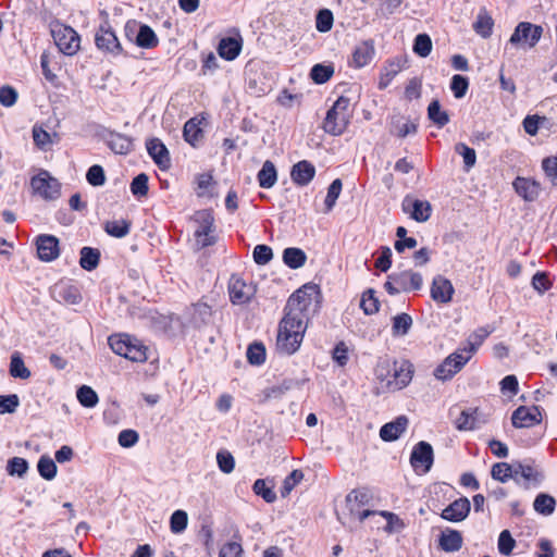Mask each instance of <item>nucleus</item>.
<instances>
[{
    "label": "nucleus",
    "mask_w": 557,
    "mask_h": 557,
    "mask_svg": "<svg viewBox=\"0 0 557 557\" xmlns=\"http://www.w3.org/2000/svg\"><path fill=\"white\" fill-rule=\"evenodd\" d=\"M319 294L317 285L307 284L288 298L276 337V348L281 354L290 356L299 349L307 330L309 310L315 307Z\"/></svg>",
    "instance_id": "f257e3e1"
},
{
    "label": "nucleus",
    "mask_w": 557,
    "mask_h": 557,
    "mask_svg": "<svg viewBox=\"0 0 557 557\" xmlns=\"http://www.w3.org/2000/svg\"><path fill=\"white\" fill-rule=\"evenodd\" d=\"M351 115L350 99L341 96L326 113L323 122L324 131L333 136L342 135L347 128Z\"/></svg>",
    "instance_id": "f03ea898"
},
{
    "label": "nucleus",
    "mask_w": 557,
    "mask_h": 557,
    "mask_svg": "<svg viewBox=\"0 0 557 557\" xmlns=\"http://www.w3.org/2000/svg\"><path fill=\"white\" fill-rule=\"evenodd\" d=\"M52 38L65 55H74L81 48V37L72 27L57 23L51 27Z\"/></svg>",
    "instance_id": "7ed1b4c3"
},
{
    "label": "nucleus",
    "mask_w": 557,
    "mask_h": 557,
    "mask_svg": "<svg viewBox=\"0 0 557 557\" xmlns=\"http://www.w3.org/2000/svg\"><path fill=\"white\" fill-rule=\"evenodd\" d=\"M542 34V26L529 22H520L510 36L509 42L513 46L533 48L540 41Z\"/></svg>",
    "instance_id": "20e7f679"
},
{
    "label": "nucleus",
    "mask_w": 557,
    "mask_h": 557,
    "mask_svg": "<svg viewBox=\"0 0 557 557\" xmlns=\"http://www.w3.org/2000/svg\"><path fill=\"white\" fill-rule=\"evenodd\" d=\"M470 359V355L461 351L460 347L448 357H446L444 361L434 370V376L441 381L450 380L466 366Z\"/></svg>",
    "instance_id": "39448f33"
},
{
    "label": "nucleus",
    "mask_w": 557,
    "mask_h": 557,
    "mask_svg": "<svg viewBox=\"0 0 557 557\" xmlns=\"http://www.w3.org/2000/svg\"><path fill=\"white\" fill-rule=\"evenodd\" d=\"M199 226L195 231V239L198 249L212 246L216 243L214 235V218L209 211L197 212Z\"/></svg>",
    "instance_id": "423d86ee"
},
{
    "label": "nucleus",
    "mask_w": 557,
    "mask_h": 557,
    "mask_svg": "<svg viewBox=\"0 0 557 557\" xmlns=\"http://www.w3.org/2000/svg\"><path fill=\"white\" fill-rule=\"evenodd\" d=\"M30 185L34 191L46 200H54L60 197L61 184L48 171H41L34 176Z\"/></svg>",
    "instance_id": "0eeeda50"
},
{
    "label": "nucleus",
    "mask_w": 557,
    "mask_h": 557,
    "mask_svg": "<svg viewBox=\"0 0 557 557\" xmlns=\"http://www.w3.org/2000/svg\"><path fill=\"white\" fill-rule=\"evenodd\" d=\"M103 14L106 16V20L100 24L96 33V46L99 50H102L104 52L119 54L122 52V46L108 21L107 13L103 12Z\"/></svg>",
    "instance_id": "6e6552de"
},
{
    "label": "nucleus",
    "mask_w": 557,
    "mask_h": 557,
    "mask_svg": "<svg viewBox=\"0 0 557 557\" xmlns=\"http://www.w3.org/2000/svg\"><path fill=\"white\" fill-rule=\"evenodd\" d=\"M434 461V453L430 443L421 441L414 445L410 463L416 472L426 473L431 470Z\"/></svg>",
    "instance_id": "1a4fd4ad"
},
{
    "label": "nucleus",
    "mask_w": 557,
    "mask_h": 557,
    "mask_svg": "<svg viewBox=\"0 0 557 557\" xmlns=\"http://www.w3.org/2000/svg\"><path fill=\"white\" fill-rule=\"evenodd\" d=\"M392 362L393 367L391 380H388V389L393 392L400 391L411 382L413 367L407 360H403L400 362L392 360Z\"/></svg>",
    "instance_id": "9d476101"
},
{
    "label": "nucleus",
    "mask_w": 557,
    "mask_h": 557,
    "mask_svg": "<svg viewBox=\"0 0 557 557\" xmlns=\"http://www.w3.org/2000/svg\"><path fill=\"white\" fill-rule=\"evenodd\" d=\"M370 500V494L367 490H352L346 496V503L352 516H356L359 521L366 520L368 517L377 513L376 511L360 508L367 505Z\"/></svg>",
    "instance_id": "9b49d317"
},
{
    "label": "nucleus",
    "mask_w": 557,
    "mask_h": 557,
    "mask_svg": "<svg viewBox=\"0 0 557 557\" xmlns=\"http://www.w3.org/2000/svg\"><path fill=\"white\" fill-rule=\"evenodd\" d=\"M542 412L540 407L533 406L531 408L525 406L518 407L511 416L512 425L517 429L531 428L541 423Z\"/></svg>",
    "instance_id": "f8f14e48"
},
{
    "label": "nucleus",
    "mask_w": 557,
    "mask_h": 557,
    "mask_svg": "<svg viewBox=\"0 0 557 557\" xmlns=\"http://www.w3.org/2000/svg\"><path fill=\"white\" fill-rule=\"evenodd\" d=\"M228 293L234 305H243L253 296L255 288L246 284L239 276L232 275L228 283Z\"/></svg>",
    "instance_id": "ddd939ff"
},
{
    "label": "nucleus",
    "mask_w": 557,
    "mask_h": 557,
    "mask_svg": "<svg viewBox=\"0 0 557 557\" xmlns=\"http://www.w3.org/2000/svg\"><path fill=\"white\" fill-rule=\"evenodd\" d=\"M543 479V473L533 466L523 465L521 462L513 463V481L518 484L523 481L525 488H529L531 484H540Z\"/></svg>",
    "instance_id": "4468645a"
},
{
    "label": "nucleus",
    "mask_w": 557,
    "mask_h": 557,
    "mask_svg": "<svg viewBox=\"0 0 557 557\" xmlns=\"http://www.w3.org/2000/svg\"><path fill=\"white\" fill-rule=\"evenodd\" d=\"M38 258L50 262L60 255L59 239L53 235H39L36 240Z\"/></svg>",
    "instance_id": "2eb2a0df"
},
{
    "label": "nucleus",
    "mask_w": 557,
    "mask_h": 557,
    "mask_svg": "<svg viewBox=\"0 0 557 557\" xmlns=\"http://www.w3.org/2000/svg\"><path fill=\"white\" fill-rule=\"evenodd\" d=\"M389 280H393L396 285L399 286L400 290L408 293L411 290H419L423 284V277L420 273L412 270L401 271L399 273H393L388 275Z\"/></svg>",
    "instance_id": "dca6fc26"
},
{
    "label": "nucleus",
    "mask_w": 557,
    "mask_h": 557,
    "mask_svg": "<svg viewBox=\"0 0 557 557\" xmlns=\"http://www.w3.org/2000/svg\"><path fill=\"white\" fill-rule=\"evenodd\" d=\"M455 288L451 282L443 275H436L431 285V297L440 304H448L451 301Z\"/></svg>",
    "instance_id": "f3484780"
},
{
    "label": "nucleus",
    "mask_w": 557,
    "mask_h": 557,
    "mask_svg": "<svg viewBox=\"0 0 557 557\" xmlns=\"http://www.w3.org/2000/svg\"><path fill=\"white\" fill-rule=\"evenodd\" d=\"M470 508L469 499L467 497H460L443 509L441 517L450 522H460L467 518Z\"/></svg>",
    "instance_id": "a211bd4d"
},
{
    "label": "nucleus",
    "mask_w": 557,
    "mask_h": 557,
    "mask_svg": "<svg viewBox=\"0 0 557 557\" xmlns=\"http://www.w3.org/2000/svg\"><path fill=\"white\" fill-rule=\"evenodd\" d=\"M403 209L410 213V216L417 222H425L431 216L432 207L429 201L406 198L403 201Z\"/></svg>",
    "instance_id": "6ab92c4d"
},
{
    "label": "nucleus",
    "mask_w": 557,
    "mask_h": 557,
    "mask_svg": "<svg viewBox=\"0 0 557 557\" xmlns=\"http://www.w3.org/2000/svg\"><path fill=\"white\" fill-rule=\"evenodd\" d=\"M147 151L153 162L161 169L166 170L171 165L169 150L159 138H152L147 141Z\"/></svg>",
    "instance_id": "aec40b11"
},
{
    "label": "nucleus",
    "mask_w": 557,
    "mask_h": 557,
    "mask_svg": "<svg viewBox=\"0 0 557 557\" xmlns=\"http://www.w3.org/2000/svg\"><path fill=\"white\" fill-rule=\"evenodd\" d=\"M512 185L516 193L525 201H534L541 191V186L537 182L525 177L518 176Z\"/></svg>",
    "instance_id": "412c9836"
},
{
    "label": "nucleus",
    "mask_w": 557,
    "mask_h": 557,
    "mask_svg": "<svg viewBox=\"0 0 557 557\" xmlns=\"http://www.w3.org/2000/svg\"><path fill=\"white\" fill-rule=\"evenodd\" d=\"M243 48V39L239 34L237 37L222 38L218 46V53L221 58L232 61L235 60Z\"/></svg>",
    "instance_id": "4be33fe9"
},
{
    "label": "nucleus",
    "mask_w": 557,
    "mask_h": 557,
    "mask_svg": "<svg viewBox=\"0 0 557 557\" xmlns=\"http://www.w3.org/2000/svg\"><path fill=\"white\" fill-rule=\"evenodd\" d=\"M315 175V168L309 161L302 160L296 163L290 172L293 182L299 186L308 185Z\"/></svg>",
    "instance_id": "5701e85b"
},
{
    "label": "nucleus",
    "mask_w": 557,
    "mask_h": 557,
    "mask_svg": "<svg viewBox=\"0 0 557 557\" xmlns=\"http://www.w3.org/2000/svg\"><path fill=\"white\" fill-rule=\"evenodd\" d=\"M408 418L399 416L394 421L384 424L380 430V436L385 442L397 440L407 429Z\"/></svg>",
    "instance_id": "b1692460"
},
{
    "label": "nucleus",
    "mask_w": 557,
    "mask_h": 557,
    "mask_svg": "<svg viewBox=\"0 0 557 557\" xmlns=\"http://www.w3.org/2000/svg\"><path fill=\"white\" fill-rule=\"evenodd\" d=\"M462 543L461 533L449 528L442 531L438 539L440 548L446 553L458 552L462 547Z\"/></svg>",
    "instance_id": "393cba45"
},
{
    "label": "nucleus",
    "mask_w": 557,
    "mask_h": 557,
    "mask_svg": "<svg viewBox=\"0 0 557 557\" xmlns=\"http://www.w3.org/2000/svg\"><path fill=\"white\" fill-rule=\"evenodd\" d=\"M107 145L114 153L119 154H127L134 148L133 139L131 137L116 132L109 133Z\"/></svg>",
    "instance_id": "a878e982"
},
{
    "label": "nucleus",
    "mask_w": 557,
    "mask_h": 557,
    "mask_svg": "<svg viewBox=\"0 0 557 557\" xmlns=\"http://www.w3.org/2000/svg\"><path fill=\"white\" fill-rule=\"evenodd\" d=\"M481 421L479 420V409L468 408L460 412L459 417L455 420V426L459 431H473L479 428Z\"/></svg>",
    "instance_id": "bb28decb"
},
{
    "label": "nucleus",
    "mask_w": 557,
    "mask_h": 557,
    "mask_svg": "<svg viewBox=\"0 0 557 557\" xmlns=\"http://www.w3.org/2000/svg\"><path fill=\"white\" fill-rule=\"evenodd\" d=\"M374 46L372 41H362L356 46L352 52V64L356 67H363L370 63L374 57Z\"/></svg>",
    "instance_id": "cd10ccee"
},
{
    "label": "nucleus",
    "mask_w": 557,
    "mask_h": 557,
    "mask_svg": "<svg viewBox=\"0 0 557 557\" xmlns=\"http://www.w3.org/2000/svg\"><path fill=\"white\" fill-rule=\"evenodd\" d=\"M32 133L35 145L42 151L49 150L60 139L58 133L50 134L39 125H34Z\"/></svg>",
    "instance_id": "c85d7f7f"
},
{
    "label": "nucleus",
    "mask_w": 557,
    "mask_h": 557,
    "mask_svg": "<svg viewBox=\"0 0 557 557\" xmlns=\"http://www.w3.org/2000/svg\"><path fill=\"white\" fill-rule=\"evenodd\" d=\"M491 332L492 331L487 326L479 327L470 334L467 343L461 347V351H465L472 357Z\"/></svg>",
    "instance_id": "c756f323"
},
{
    "label": "nucleus",
    "mask_w": 557,
    "mask_h": 557,
    "mask_svg": "<svg viewBox=\"0 0 557 557\" xmlns=\"http://www.w3.org/2000/svg\"><path fill=\"white\" fill-rule=\"evenodd\" d=\"M9 373L14 379L27 380L30 377V370L25 366L21 352L14 351L11 355Z\"/></svg>",
    "instance_id": "7c9ffc66"
},
{
    "label": "nucleus",
    "mask_w": 557,
    "mask_h": 557,
    "mask_svg": "<svg viewBox=\"0 0 557 557\" xmlns=\"http://www.w3.org/2000/svg\"><path fill=\"white\" fill-rule=\"evenodd\" d=\"M79 265L86 271L95 270L100 261V251L97 248L83 247L81 249Z\"/></svg>",
    "instance_id": "2f4dec72"
},
{
    "label": "nucleus",
    "mask_w": 557,
    "mask_h": 557,
    "mask_svg": "<svg viewBox=\"0 0 557 557\" xmlns=\"http://www.w3.org/2000/svg\"><path fill=\"white\" fill-rule=\"evenodd\" d=\"M428 117L438 127L442 128L449 123V115L447 111L442 110L441 103L437 99L430 102L428 107Z\"/></svg>",
    "instance_id": "473e14b6"
},
{
    "label": "nucleus",
    "mask_w": 557,
    "mask_h": 557,
    "mask_svg": "<svg viewBox=\"0 0 557 557\" xmlns=\"http://www.w3.org/2000/svg\"><path fill=\"white\" fill-rule=\"evenodd\" d=\"M257 177L260 187L267 189L273 187L277 180V173L273 162L269 160L265 161L261 170L259 171Z\"/></svg>",
    "instance_id": "72a5a7b5"
},
{
    "label": "nucleus",
    "mask_w": 557,
    "mask_h": 557,
    "mask_svg": "<svg viewBox=\"0 0 557 557\" xmlns=\"http://www.w3.org/2000/svg\"><path fill=\"white\" fill-rule=\"evenodd\" d=\"M147 350V346L140 343L137 338L132 337L128 342V347L124 358L134 362H145L148 359Z\"/></svg>",
    "instance_id": "f704fd0d"
},
{
    "label": "nucleus",
    "mask_w": 557,
    "mask_h": 557,
    "mask_svg": "<svg viewBox=\"0 0 557 557\" xmlns=\"http://www.w3.org/2000/svg\"><path fill=\"white\" fill-rule=\"evenodd\" d=\"M158 44L159 39L153 29L146 24L140 25L136 36V45L140 48L151 49L157 47Z\"/></svg>",
    "instance_id": "c9c22d12"
},
{
    "label": "nucleus",
    "mask_w": 557,
    "mask_h": 557,
    "mask_svg": "<svg viewBox=\"0 0 557 557\" xmlns=\"http://www.w3.org/2000/svg\"><path fill=\"white\" fill-rule=\"evenodd\" d=\"M306 260V253L299 248L289 247L286 248L283 252V261L290 269L301 268Z\"/></svg>",
    "instance_id": "e433bc0d"
},
{
    "label": "nucleus",
    "mask_w": 557,
    "mask_h": 557,
    "mask_svg": "<svg viewBox=\"0 0 557 557\" xmlns=\"http://www.w3.org/2000/svg\"><path fill=\"white\" fill-rule=\"evenodd\" d=\"M556 500L548 494H539L533 503L534 510L541 515L549 516L554 512Z\"/></svg>",
    "instance_id": "4c0bfd02"
},
{
    "label": "nucleus",
    "mask_w": 557,
    "mask_h": 557,
    "mask_svg": "<svg viewBox=\"0 0 557 557\" xmlns=\"http://www.w3.org/2000/svg\"><path fill=\"white\" fill-rule=\"evenodd\" d=\"M493 18L486 12H480L473 23V29L483 38H488L493 32Z\"/></svg>",
    "instance_id": "58836bf2"
},
{
    "label": "nucleus",
    "mask_w": 557,
    "mask_h": 557,
    "mask_svg": "<svg viewBox=\"0 0 557 557\" xmlns=\"http://www.w3.org/2000/svg\"><path fill=\"white\" fill-rule=\"evenodd\" d=\"M184 138L191 146H196L197 143L202 138V129L199 127V123L196 119L188 120L183 129Z\"/></svg>",
    "instance_id": "ea45409f"
},
{
    "label": "nucleus",
    "mask_w": 557,
    "mask_h": 557,
    "mask_svg": "<svg viewBox=\"0 0 557 557\" xmlns=\"http://www.w3.org/2000/svg\"><path fill=\"white\" fill-rule=\"evenodd\" d=\"M104 230L110 236L122 238L129 233L131 222L123 219L108 221L104 225Z\"/></svg>",
    "instance_id": "a19ab883"
},
{
    "label": "nucleus",
    "mask_w": 557,
    "mask_h": 557,
    "mask_svg": "<svg viewBox=\"0 0 557 557\" xmlns=\"http://www.w3.org/2000/svg\"><path fill=\"white\" fill-rule=\"evenodd\" d=\"M380 301L375 297V292L372 288H369L363 292L360 300V308L367 315L374 314L379 311Z\"/></svg>",
    "instance_id": "79ce46f5"
},
{
    "label": "nucleus",
    "mask_w": 557,
    "mask_h": 557,
    "mask_svg": "<svg viewBox=\"0 0 557 557\" xmlns=\"http://www.w3.org/2000/svg\"><path fill=\"white\" fill-rule=\"evenodd\" d=\"M412 326V319L407 313H400L393 318L392 332L394 336L407 335Z\"/></svg>",
    "instance_id": "37998d69"
},
{
    "label": "nucleus",
    "mask_w": 557,
    "mask_h": 557,
    "mask_svg": "<svg viewBox=\"0 0 557 557\" xmlns=\"http://www.w3.org/2000/svg\"><path fill=\"white\" fill-rule=\"evenodd\" d=\"M76 397L79 404L86 408H94L99 401L97 393L87 385H83L77 389Z\"/></svg>",
    "instance_id": "c03bdc74"
},
{
    "label": "nucleus",
    "mask_w": 557,
    "mask_h": 557,
    "mask_svg": "<svg viewBox=\"0 0 557 557\" xmlns=\"http://www.w3.org/2000/svg\"><path fill=\"white\" fill-rule=\"evenodd\" d=\"M492 478L499 482H507L509 479L513 480V463L498 462L492 467Z\"/></svg>",
    "instance_id": "a18cd8bd"
},
{
    "label": "nucleus",
    "mask_w": 557,
    "mask_h": 557,
    "mask_svg": "<svg viewBox=\"0 0 557 557\" xmlns=\"http://www.w3.org/2000/svg\"><path fill=\"white\" fill-rule=\"evenodd\" d=\"M334 74V67L332 65L315 64L311 69L310 77L317 84L326 83Z\"/></svg>",
    "instance_id": "49530a36"
},
{
    "label": "nucleus",
    "mask_w": 557,
    "mask_h": 557,
    "mask_svg": "<svg viewBox=\"0 0 557 557\" xmlns=\"http://www.w3.org/2000/svg\"><path fill=\"white\" fill-rule=\"evenodd\" d=\"M432 51V40L428 34H419L414 38L413 52L419 57L426 58Z\"/></svg>",
    "instance_id": "de8ad7c7"
},
{
    "label": "nucleus",
    "mask_w": 557,
    "mask_h": 557,
    "mask_svg": "<svg viewBox=\"0 0 557 557\" xmlns=\"http://www.w3.org/2000/svg\"><path fill=\"white\" fill-rule=\"evenodd\" d=\"M342 181L339 178L334 180L327 188V194L324 200L325 212H330L333 210L337 198L342 191Z\"/></svg>",
    "instance_id": "09e8293b"
},
{
    "label": "nucleus",
    "mask_w": 557,
    "mask_h": 557,
    "mask_svg": "<svg viewBox=\"0 0 557 557\" xmlns=\"http://www.w3.org/2000/svg\"><path fill=\"white\" fill-rule=\"evenodd\" d=\"M247 359L250 364L260 366L265 361V348L261 343H253L248 346Z\"/></svg>",
    "instance_id": "8fccbe9b"
},
{
    "label": "nucleus",
    "mask_w": 557,
    "mask_h": 557,
    "mask_svg": "<svg viewBox=\"0 0 557 557\" xmlns=\"http://www.w3.org/2000/svg\"><path fill=\"white\" fill-rule=\"evenodd\" d=\"M455 151L458 154L462 156L466 171H469L471 168L474 166L476 162V153L473 148L468 147L463 143H458L455 146Z\"/></svg>",
    "instance_id": "3c124183"
},
{
    "label": "nucleus",
    "mask_w": 557,
    "mask_h": 557,
    "mask_svg": "<svg viewBox=\"0 0 557 557\" xmlns=\"http://www.w3.org/2000/svg\"><path fill=\"white\" fill-rule=\"evenodd\" d=\"M37 469L39 474L46 480H52L57 474L55 462L48 456L40 457Z\"/></svg>",
    "instance_id": "603ef678"
},
{
    "label": "nucleus",
    "mask_w": 557,
    "mask_h": 557,
    "mask_svg": "<svg viewBox=\"0 0 557 557\" xmlns=\"http://www.w3.org/2000/svg\"><path fill=\"white\" fill-rule=\"evenodd\" d=\"M252 491L256 495L261 496L267 503H273L276 500V494L273 487L267 486L265 480L258 479L252 485Z\"/></svg>",
    "instance_id": "864d4df0"
},
{
    "label": "nucleus",
    "mask_w": 557,
    "mask_h": 557,
    "mask_svg": "<svg viewBox=\"0 0 557 557\" xmlns=\"http://www.w3.org/2000/svg\"><path fill=\"white\" fill-rule=\"evenodd\" d=\"M28 470V462L21 457H13L8 461L7 471L10 475L22 478Z\"/></svg>",
    "instance_id": "5fc2aeb1"
},
{
    "label": "nucleus",
    "mask_w": 557,
    "mask_h": 557,
    "mask_svg": "<svg viewBox=\"0 0 557 557\" xmlns=\"http://www.w3.org/2000/svg\"><path fill=\"white\" fill-rule=\"evenodd\" d=\"M131 336L128 335H111L108 338L109 346L111 349L119 356L124 357L127 347L128 342L131 341Z\"/></svg>",
    "instance_id": "6e6d98bb"
},
{
    "label": "nucleus",
    "mask_w": 557,
    "mask_h": 557,
    "mask_svg": "<svg viewBox=\"0 0 557 557\" xmlns=\"http://www.w3.org/2000/svg\"><path fill=\"white\" fill-rule=\"evenodd\" d=\"M393 362L391 359H382L377 362L375 368V376L381 383H385V387L388 389V380L392 375Z\"/></svg>",
    "instance_id": "4d7b16f0"
},
{
    "label": "nucleus",
    "mask_w": 557,
    "mask_h": 557,
    "mask_svg": "<svg viewBox=\"0 0 557 557\" xmlns=\"http://www.w3.org/2000/svg\"><path fill=\"white\" fill-rule=\"evenodd\" d=\"M188 523V516L184 510H176L170 519V529L173 533H182Z\"/></svg>",
    "instance_id": "13d9d810"
},
{
    "label": "nucleus",
    "mask_w": 557,
    "mask_h": 557,
    "mask_svg": "<svg viewBox=\"0 0 557 557\" xmlns=\"http://www.w3.org/2000/svg\"><path fill=\"white\" fill-rule=\"evenodd\" d=\"M304 479V473L301 470L295 469L290 472L288 476L283 481V486L281 488L282 497H286L293 491V488L301 482Z\"/></svg>",
    "instance_id": "bf43d9fd"
},
{
    "label": "nucleus",
    "mask_w": 557,
    "mask_h": 557,
    "mask_svg": "<svg viewBox=\"0 0 557 557\" xmlns=\"http://www.w3.org/2000/svg\"><path fill=\"white\" fill-rule=\"evenodd\" d=\"M333 13L329 9H322L318 12L315 27L321 33L331 30L333 26Z\"/></svg>",
    "instance_id": "052dcab7"
},
{
    "label": "nucleus",
    "mask_w": 557,
    "mask_h": 557,
    "mask_svg": "<svg viewBox=\"0 0 557 557\" xmlns=\"http://www.w3.org/2000/svg\"><path fill=\"white\" fill-rule=\"evenodd\" d=\"M86 180L91 186H102L106 183V174L103 168L98 164L90 166L86 173Z\"/></svg>",
    "instance_id": "680f3d73"
},
{
    "label": "nucleus",
    "mask_w": 557,
    "mask_h": 557,
    "mask_svg": "<svg viewBox=\"0 0 557 557\" xmlns=\"http://www.w3.org/2000/svg\"><path fill=\"white\" fill-rule=\"evenodd\" d=\"M516 546V541L508 530L500 532L498 537V550L504 556H509Z\"/></svg>",
    "instance_id": "e2e57ef3"
},
{
    "label": "nucleus",
    "mask_w": 557,
    "mask_h": 557,
    "mask_svg": "<svg viewBox=\"0 0 557 557\" xmlns=\"http://www.w3.org/2000/svg\"><path fill=\"white\" fill-rule=\"evenodd\" d=\"M148 176L145 173H140L135 176L131 183V191L134 196H146L148 194Z\"/></svg>",
    "instance_id": "0e129e2a"
},
{
    "label": "nucleus",
    "mask_w": 557,
    "mask_h": 557,
    "mask_svg": "<svg viewBox=\"0 0 557 557\" xmlns=\"http://www.w3.org/2000/svg\"><path fill=\"white\" fill-rule=\"evenodd\" d=\"M450 88L456 98L460 99L465 97L469 88L468 78L459 74L454 75L451 78Z\"/></svg>",
    "instance_id": "69168bd1"
},
{
    "label": "nucleus",
    "mask_w": 557,
    "mask_h": 557,
    "mask_svg": "<svg viewBox=\"0 0 557 557\" xmlns=\"http://www.w3.org/2000/svg\"><path fill=\"white\" fill-rule=\"evenodd\" d=\"M20 406V398L16 394L0 395V413H13Z\"/></svg>",
    "instance_id": "338daca9"
},
{
    "label": "nucleus",
    "mask_w": 557,
    "mask_h": 557,
    "mask_svg": "<svg viewBox=\"0 0 557 557\" xmlns=\"http://www.w3.org/2000/svg\"><path fill=\"white\" fill-rule=\"evenodd\" d=\"M542 168L547 178L557 186V157H547L542 161Z\"/></svg>",
    "instance_id": "774afa93"
}]
</instances>
